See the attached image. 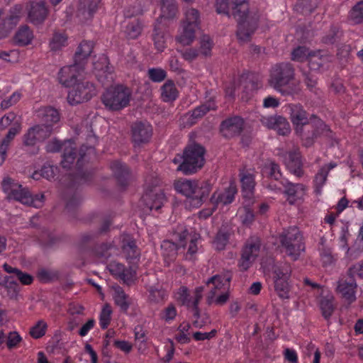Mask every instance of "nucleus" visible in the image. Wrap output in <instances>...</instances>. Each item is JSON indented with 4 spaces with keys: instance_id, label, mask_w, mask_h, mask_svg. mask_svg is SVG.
<instances>
[{
    "instance_id": "nucleus-15",
    "label": "nucleus",
    "mask_w": 363,
    "mask_h": 363,
    "mask_svg": "<svg viewBox=\"0 0 363 363\" xmlns=\"http://www.w3.org/2000/svg\"><path fill=\"white\" fill-rule=\"evenodd\" d=\"M79 67V65L74 61L72 65L63 67L58 73L60 83L65 87L75 85L77 82L78 77L85 69Z\"/></svg>"
},
{
    "instance_id": "nucleus-24",
    "label": "nucleus",
    "mask_w": 363,
    "mask_h": 363,
    "mask_svg": "<svg viewBox=\"0 0 363 363\" xmlns=\"http://www.w3.org/2000/svg\"><path fill=\"white\" fill-rule=\"evenodd\" d=\"M152 39L156 49L163 51L166 46V27L160 19H157L155 24Z\"/></svg>"
},
{
    "instance_id": "nucleus-46",
    "label": "nucleus",
    "mask_w": 363,
    "mask_h": 363,
    "mask_svg": "<svg viewBox=\"0 0 363 363\" xmlns=\"http://www.w3.org/2000/svg\"><path fill=\"white\" fill-rule=\"evenodd\" d=\"M325 59L320 55V50L311 52L308 59V66L311 70H318L323 67Z\"/></svg>"
},
{
    "instance_id": "nucleus-47",
    "label": "nucleus",
    "mask_w": 363,
    "mask_h": 363,
    "mask_svg": "<svg viewBox=\"0 0 363 363\" xmlns=\"http://www.w3.org/2000/svg\"><path fill=\"white\" fill-rule=\"evenodd\" d=\"M77 157V150L72 147L64 149L61 164L65 169H70Z\"/></svg>"
},
{
    "instance_id": "nucleus-50",
    "label": "nucleus",
    "mask_w": 363,
    "mask_h": 363,
    "mask_svg": "<svg viewBox=\"0 0 363 363\" xmlns=\"http://www.w3.org/2000/svg\"><path fill=\"white\" fill-rule=\"evenodd\" d=\"M213 45L211 37L208 35H203L200 39L199 54L205 57L211 56Z\"/></svg>"
},
{
    "instance_id": "nucleus-63",
    "label": "nucleus",
    "mask_w": 363,
    "mask_h": 363,
    "mask_svg": "<svg viewBox=\"0 0 363 363\" xmlns=\"http://www.w3.org/2000/svg\"><path fill=\"white\" fill-rule=\"evenodd\" d=\"M22 341V337L16 331L9 332L6 335V345L9 350L16 348Z\"/></svg>"
},
{
    "instance_id": "nucleus-31",
    "label": "nucleus",
    "mask_w": 363,
    "mask_h": 363,
    "mask_svg": "<svg viewBox=\"0 0 363 363\" xmlns=\"http://www.w3.org/2000/svg\"><path fill=\"white\" fill-rule=\"evenodd\" d=\"M8 200H15L21 202L23 204L31 205L34 203L35 199L32 197L30 191L23 188H18L13 190L11 196H6Z\"/></svg>"
},
{
    "instance_id": "nucleus-37",
    "label": "nucleus",
    "mask_w": 363,
    "mask_h": 363,
    "mask_svg": "<svg viewBox=\"0 0 363 363\" xmlns=\"http://www.w3.org/2000/svg\"><path fill=\"white\" fill-rule=\"evenodd\" d=\"M230 236V233L229 230L226 228H220L213 240L215 248L218 251L223 250L228 243Z\"/></svg>"
},
{
    "instance_id": "nucleus-45",
    "label": "nucleus",
    "mask_w": 363,
    "mask_h": 363,
    "mask_svg": "<svg viewBox=\"0 0 363 363\" xmlns=\"http://www.w3.org/2000/svg\"><path fill=\"white\" fill-rule=\"evenodd\" d=\"M263 170L267 177L271 179L279 181L281 178L282 174L279 166L274 162H270L269 164H266Z\"/></svg>"
},
{
    "instance_id": "nucleus-56",
    "label": "nucleus",
    "mask_w": 363,
    "mask_h": 363,
    "mask_svg": "<svg viewBox=\"0 0 363 363\" xmlns=\"http://www.w3.org/2000/svg\"><path fill=\"white\" fill-rule=\"evenodd\" d=\"M142 31V26L138 20H134L126 26L125 33L129 38H138Z\"/></svg>"
},
{
    "instance_id": "nucleus-53",
    "label": "nucleus",
    "mask_w": 363,
    "mask_h": 363,
    "mask_svg": "<svg viewBox=\"0 0 363 363\" xmlns=\"http://www.w3.org/2000/svg\"><path fill=\"white\" fill-rule=\"evenodd\" d=\"M333 301V298H323L320 301V307L322 315L326 320H328L334 312L335 306Z\"/></svg>"
},
{
    "instance_id": "nucleus-32",
    "label": "nucleus",
    "mask_w": 363,
    "mask_h": 363,
    "mask_svg": "<svg viewBox=\"0 0 363 363\" xmlns=\"http://www.w3.org/2000/svg\"><path fill=\"white\" fill-rule=\"evenodd\" d=\"M3 268L7 273L15 274V277L23 285H30L33 281V277L32 275L23 272L18 268L13 267L6 263L3 265Z\"/></svg>"
},
{
    "instance_id": "nucleus-26",
    "label": "nucleus",
    "mask_w": 363,
    "mask_h": 363,
    "mask_svg": "<svg viewBox=\"0 0 363 363\" xmlns=\"http://www.w3.org/2000/svg\"><path fill=\"white\" fill-rule=\"evenodd\" d=\"M33 38V31L28 25L21 26L13 37L16 44L19 46H26L30 44Z\"/></svg>"
},
{
    "instance_id": "nucleus-6",
    "label": "nucleus",
    "mask_w": 363,
    "mask_h": 363,
    "mask_svg": "<svg viewBox=\"0 0 363 363\" xmlns=\"http://www.w3.org/2000/svg\"><path fill=\"white\" fill-rule=\"evenodd\" d=\"M295 76V69L290 62L274 65L271 70L268 83L275 90L284 94L283 87L287 86Z\"/></svg>"
},
{
    "instance_id": "nucleus-3",
    "label": "nucleus",
    "mask_w": 363,
    "mask_h": 363,
    "mask_svg": "<svg viewBox=\"0 0 363 363\" xmlns=\"http://www.w3.org/2000/svg\"><path fill=\"white\" fill-rule=\"evenodd\" d=\"M205 154L206 149L201 144L193 143L188 145L180 157L182 162L179 164L177 170L185 175L197 172L205 164Z\"/></svg>"
},
{
    "instance_id": "nucleus-43",
    "label": "nucleus",
    "mask_w": 363,
    "mask_h": 363,
    "mask_svg": "<svg viewBox=\"0 0 363 363\" xmlns=\"http://www.w3.org/2000/svg\"><path fill=\"white\" fill-rule=\"evenodd\" d=\"M204 291L203 286H199L196 287L194 290V300L192 301V304L190 306L193 311L194 317L199 320V318L201 317V311L199 307V302L203 298V292Z\"/></svg>"
},
{
    "instance_id": "nucleus-38",
    "label": "nucleus",
    "mask_w": 363,
    "mask_h": 363,
    "mask_svg": "<svg viewBox=\"0 0 363 363\" xmlns=\"http://www.w3.org/2000/svg\"><path fill=\"white\" fill-rule=\"evenodd\" d=\"M274 283L279 280H289L291 277V267L285 263L282 265H274L272 269Z\"/></svg>"
},
{
    "instance_id": "nucleus-59",
    "label": "nucleus",
    "mask_w": 363,
    "mask_h": 363,
    "mask_svg": "<svg viewBox=\"0 0 363 363\" xmlns=\"http://www.w3.org/2000/svg\"><path fill=\"white\" fill-rule=\"evenodd\" d=\"M178 301L183 306H186L187 308H190V306L192 304V301L194 300V297L191 298L189 293V289L186 286H181L178 291Z\"/></svg>"
},
{
    "instance_id": "nucleus-13",
    "label": "nucleus",
    "mask_w": 363,
    "mask_h": 363,
    "mask_svg": "<svg viewBox=\"0 0 363 363\" xmlns=\"http://www.w3.org/2000/svg\"><path fill=\"white\" fill-rule=\"evenodd\" d=\"M357 284L353 276L349 275L340 278L337 281V292L339 293L348 304H351L356 300V289Z\"/></svg>"
},
{
    "instance_id": "nucleus-12",
    "label": "nucleus",
    "mask_w": 363,
    "mask_h": 363,
    "mask_svg": "<svg viewBox=\"0 0 363 363\" xmlns=\"http://www.w3.org/2000/svg\"><path fill=\"white\" fill-rule=\"evenodd\" d=\"M94 71L98 81L103 86H109L113 82L112 67L109 66L108 58L103 55L94 62Z\"/></svg>"
},
{
    "instance_id": "nucleus-58",
    "label": "nucleus",
    "mask_w": 363,
    "mask_h": 363,
    "mask_svg": "<svg viewBox=\"0 0 363 363\" xmlns=\"http://www.w3.org/2000/svg\"><path fill=\"white\" fill-rule=\"evenodd\" d=\"M161 10L162 14L157 19H160L161 22L163 19H172L176 16L178 11L177 3L162 6Z\"/></svg>"
},
{
    "instance_id": "nucleus-33",
    "label": "nucleus",
    "mask_w": 363,
    "mask_h": 363,
    "mask_svg": "<svg viewBox=\"0 0 363 363\" xmlns=\"http://www.w3.org/2000/svg\"><path fill=\"white\" fill-rule=\"evenodd\" d=\"M161 96L165 102L174 101L178 96V91L172 80H167L161 87Z\"/></svg>"
},
{
    "instance_id": "nucleus-62",
    "label": "nucleus",
    "mask_w": 363,
    "mask_h": 363,
    "mask_svg": "<svg viewBox=\"0 0 363 363\" xmlns=\"http://www.w3.org/2000/svg\"><path fill=\"white\" fill-rule=\"evenodd\" d=\"M2 189L6 196H11L13 190L21 188V185L15 182V181L9 177H4L1 182Z\"/></svg>"
},
{
    "instance_id": "nucleus-60",
    "label": "nucleus",
    "mask_w": 363,
    "mask_h": 363,
    "mask_svg": "<svg viewBox=\"0 0 363 363\" xmlns=\"http://www.w3.org/2000/svg\"><path fill=\"white\" fill-rule=\"evenodd\" d=\"M112 247V245L110 243L103 242L95 246L94 253L98 257L107 259L111 255L110 250Z\"/></svg>"
},
{
    "instance_id": "nucleus-2",
    "label": "nucleus",
    "mask_w": 363,
    "mask_h": 363,
    "mask_svg": "<svg viewBox=\"0 0 363 363\" xmlns=\"http://www.w3.org/2000/svg\"><path fill=\"white\" fill-rule=\"evenodd\" d=\"M231 14L238 22L236 35L239 40L248 42L258 27L259 13L257 9L250 10L247 0H232Z\"/></svg>"
},
{
    "instance_id": "nucleus-35",
    "label": "nucleus",
    "mask_w": 363,
    "mask_h": 363,
    "mask_svg": "<svg viewBox=\"0 0 363 363\" xmlns=\"http://www.w3.org/2000/svg\"><path fill=\"white\" fill-rule=\"evenodd\" d=\"M348 20L354 25L363 23V0L357 2L350 10Z\"/></svg>"
},
{
    "instance_id": "nucleus-27",
    "label": "nucleus",
    "mask_w": 363,
    "mask_h": 363,
    "mask_svg": "<svg viewBox=\"0 0 363 363\" xmlns=\"http://www.w3.org/2000/svg\"><path fill=\"white\" fill-rule=\"evenodd\" d=\"M217 106L213 101H209L195 108L189 116L188 123L190 125L196 123V120L201 118L211 110H216Z\"/></svg>"
},
{
    "instance_id": "nucleus-11",
    "label": "nucleus",
    "mask_w": 363,
    "mask_h": 363,
    "mask_svg": "<svg viewBox=\"0 0 363 363\" xmlns=\"http://www.w3.org/2000/svg\"><path fill=\"white\" fill-rule=\"evenodd\" d=\"M259 121L262 125L268 129L275 130L279 135L286 136L291 133V125L282 116H262Z\"/></svg>"
},
{
    "instance_id": "nucleus-61",
    "label": "nucleus",
    "mask_w": 363,
    "mask_h": 363,
    "mask_svg": "<svg viewBox=\"0 0 363 363\" xmlns=\"http://www.w3.org/2000/svg\"><path fill=\"white\" fill-rule=\"evenodd\" d=\"M147 76L153 82H161L167 77V72L162 68H150L147 70Z\"/></svg>"
},
{
    "instance_id": "nucleus-34",
    "label": "nucleus",
    "mask_w": 363,
    "mask_h": 363,
    "mask_svg": "<svg viewBox=\"0 0 363 363\" xmlns=\"http://www.w3.org/2000/svg\"><path fill=\"white\" fill-rule=\"evenodd\" d=\"M319 4V0H298L295 5V9L303 15H310L318 7Z\"/></svg>"
},
{
    "instance_id": "nucleus-7",
    "label": "nucleus",
    "mask_w": 363,
    "mask_h": 363,
    "mask_svg": "<svg viewBox=\"0 0 363 363\" xmlns=\"http://www.w3.org/2000/svg\"><path fill=\"white\" fill-rule=\"evenodd\" d=\"M96 95V89L94 84L89 82L77 83L67 95V101L72 105H77L90 100Z\"/></svg>"
},
{
    "instance_id": "nucleus-10",
    "label": "nucleus",
    "mask_w": 363,
    "mask_h": 363,
    "mask_svg": "<svg viewBox=\"0 0 363 363\" xmlns=\"http://www.w3.org/2000/svg\"><path fill=\"white\" fill-rule=\"evenodd\" d=\"M245 121L242 118L238 116H234L223 120L219 126V131L221 135L230 139L238 136L243 131Z\"/></svg>"
},
{
    "instance_id": "nucleus-14",
    "label": "nucleus",
    "mask_w": 363,
    "mask_h": 363,
    "mask_svg": "<svg viewBox=\"0 0 363 363\" xmlns=\"http://www.w3.org/2000/svg\"><path fill=\"white\" fill-rule=\"evenodd\" d=\"M166 201L165 196L161 190L150 189L143 195L141 198V204L143 210L159 211L163 206L164 201Z\"/></svg>"
},
{
    "instance_id": "nucleus-29",
    "label": "nucleus",
    "mask_w": 363,
    "mask_h": 363,
    "mask_svg": "<svg viewBox=\"0 0 363 363\" xmlns=\"http://www.w3.org/2000/svg\"><path fill=\"white\" fill-rule=\"evenodd\" d=\"M23 11V6L21 4H16L9 9L6 15L3 18L11 27L15 28L22 18Z\"/></svg>"
},
{
    "instance_id": "nucleus-42",
    "label": "nucleus",
    "mask_w": 363,
    "mask_h": 363,
    "mask_svg": "<svg viewBox=\"0 0 363 363\" xmlns=\"http://www.w3.org/2000/svg\"><path fill=\"white\" fill-rule=\"evenodd\" d=\"M0 286L4 287L10 299L16 300L19 293V285L16 281H10L9 278L0 282Z\"/></svg>"
},
{
    "instance_id": "nucleus-41",
    "label": "nucleus",
    "mask_w": 363,
    "mask_h": 363,
    "mask_svg": "<svg viewBox=\"0 0 363 363\" xmlns=\"http://www.w3.org/2000/svg\"><path fill=\"white\" fill-rule=\"evenodd\" d=\"M113 298L115 303L120 308L121 311L126 313L131 303L128 300V296L125 294L123 290L119 289L116 291Z\"/></svg>"
},
{
    "instance_id": "nucleus-25",
    "label": "nucleus",
    "mask_w": 363,
    "mask_h": 363,
    "mask_svg": "<svg viewBox=\"0 0 363 363\" xmlns=\"http://www.w3.org/2000/svg\"><path fill=\"white\" fill-rule=\"evenodd\" d=\"M101 0H79L78 15L83 16L86 19L92 18Z\"/></svg>"
},
{
    "instance_id": "nucleus-23",
    "label": "nucleus",
    "mask_w": 363,
    "mask_h": 363,
    "mask_svg": "<svg viewBox=\"0 0 363 363\" xmlns=\"http://www.w3.org/2000/svg\"><path fill=\"white\" fill-rule=\"evenodd\" d=\"M37 116L44 124H52V126L60 119L59 111L52 106H44L39 108Z\"/></svg>"
},
{
    "instance_id": "nucleus-8",
    "label": "nucleus",
    "mask_w": 363,
    "mask_h": 363,
    "mask_svg": "<svg viewBox=\"0 0 363 363\" xmlns=\"http://www.w3.org/2000/svg\"><path fill=\"white\" fill-rule=\"evenodd\" d=\"M26 9L27 21L35 26L42 25L49 14L48 6L44 0L30 1Z\"/></svg>"
},
{
    "instance_id": "nucleus-39",
    "label": "nucleus",
    "mask_w": 363,
    "mask_h": 363,
    "mask_svg": "<svg viewBox=\"0 0 363 363\" xmlns=\"http://www.w3.org/2000/svg\"><path fill=\"white\" fill-rule=\"evenodd\" d=\"M240 176L243 196L250 198L255 188L254 177L251 174H240Z\"/></svg>"
},
{
    "instance_id": "nucleus-22",
    "label": "nucleus",
    "mask_w": 363,
    "mask_h": 363,
    "mask_svg": "<svg viewBox=\"0 0 363 363\" xmlns=\"http://www.w3.org/2000/svg\"><path fill=\"white\" fill-rule=\"evenodd\" d=\"M122 251L126 259L133 260L139 257L140 252L135 240L128 234H123L122 237Z\"/></svg>"
},
{
    "instance_id": "nucleus-55",
    "label": "nucleus",
    "mask_w": 363,
    "mask_h": 363,
    "mask_svg": "<svg viewBox=\"0 0 363 363\" xmlns=\"http://www.w3.org/2000/svg\"><path fill=\"white\" fill-rule=\"evenodd\" d=\"M112 310L108 303H106L101 311L99 322L102 329H106L110 324Z\"/></svg>"
},
{
    "instance_id": "nucleus-30",
    "label": "nucleus",
    "mask_w": 363,
    "mask_h": 363,
    "mask_svg": "<svg viewBox=\"0 0 363 363\" xmlns=\"http://www.w3.org/2000/svg\"><path fill=\"white\" fill-rule=\"evenodd\" d=\"M198 28L196 24L184 23L183 32L176 38L177 41L182 45H190L195 38V32Z\"/></svg>"
},
{
    "instance_id": "nucleus-21",
    "label": "nucleus",
    "mask_w": 363,
    "mask_h": 363,
    "mask_svg": "<svg viewBox=\"0 0 363 363\" xmlns=\"http://www.w3.org/2000/svg\"><path fill=\"white\" fill-rule=\"evenodd\" d=\"M284 190L283 193L288 196L289 204L293 205L298 199H301L305 194V186L302 184H293L287 182L283 184Z\"/></svg>"
},
{
    "instance_id": "nucleus-54",
    "label": "nucleus",
    "mask_w": 363,
    "mask_h": 363,
    "mask_svg": "<svg viewBox=\"0 0 363 363\" xmlns=\"http://www.w3.org/2000/svg\"><path fill=\"white\" fill-rule=\"evenodd\" d=\"M311 52L305 46H298L291 52V60L301 62H304L308 60Z\"/></svg>"
},
{
    "instance_id": "nucleus-19",
    "label": "nucleus",
    "mask_w": 363,
    "mask_h": 363,
    "mask_svg": "<svg viewBox=\"0 0 363 363\" xmlns=\"http://www.w3.org/2000/svg\"><path fill=\"white\" fill-rule=\"evenodd\" d=\"M259 245L255 243L247 245L242 251L238 266L241 271H247L251 266L252 261L257 256Z\"/></svg>"
},
{
    "instance_id": "nucleus-4",
    "label": "nucleus",
    "mask_w": 363,
    "mask_h": 363,
    "mask_svg": "<svg viewBox=\"0 0 363 363\" xmlns=\"http://www.w3.org/2000/svg\"><path fill=\"white\" fill-rule=\"evenodd\" d=\"M279 240L286 254L294 261L297 260L301 253L305 251L303 235L296 226L284 229L279 235Z\"/></svg>"
},
{
    "instance_id": "nucleus-28",
    "label": "nucleus",
    "mask_w": 363,
    "mask_h": 363,
    "mask_svg": "<svg viewBox=\"0 0 363 363\" xmlns=\"http://www.w3.org/2000/svg\"><path fill=\"white\" fill-rule=\"evenodd\" d=\"M337 166L335 162H330L328 164L323 165L315 174L314 179L315 192L320 194L321 189L327 180L328 173L330 169Z\"/></svg>"
},
{
    "instance_id": "nucleus-16",
    "label": "nucleus",
    "mask_w": 363,
    "mask_h": 363,
    "mask_svg": "<svg viewBox=\"0 0 363 363\" xmlns=\"http://www.w3.org/2000/svg\"><path fill=\"white\" fill-rule=\"evenodd\" d=\"M211 191V184L208 181H196L193 193L190 195V203L194 207H199L206 201Z\"/></svg>"
},
{
    "instance_id": "nucleus-5",
    "label": "nucleus",
    "mask_w": 363,
    "mask_h": 363,
    "mask_svg": "<svg viewBox=\"0 0 363 363\" xmlns=\"http://www.w3.org/2000/svg\"><path fill=\"white\" fill-rule=\"evenodd\" d=\"M131 97L130 89L121 84L106 89L101 96L105 107L110 111H120L128 106Z\"/></svg>"
},
{
    "instance_id": "nucleus-49",
    "label": "nucleus",
    "mask_w": 363,
    "mask_h": 363,
    "mask_svg": "<svg viewBox=\"0 0 363 363\" xmlns=\"http://www.w3.org/2000/svg\"><path fill=\"white\" fill-rule=\"evenodd\" d=\"M48 324L44 320H39L30 328L29 335L34 339L43 337L47 331Z\"/></svg>"
},
{
    "instance_id": "nucleus-17",
    "label": "nucleus",
    "mask_w": 363,
    "mask_h": 363,
    "mask_svg": "<svg viewBox=\"0 0 363 363\" xmlns=\"http://www.w3.org/2000/svg\"><path fill=\"white\" fill-rule=\"evenodd\" d=\"M110 167L118 185L123 188H126L133 178L130 168L125 164L119 161L111 162Z\"/></svg>"
},
{
    "instance_id": "nucleus-57",
    "label": "nucleus",
    "mask_w": 363,
    "mask_h": 363,
    "mask_svg": "<svg viewBox=\"0 0 363 363\" xmlns=\"http://www.w3.org/2000/svg\"><path fill=\"white\" fill-rule=\"evenodd\" d=\"M67 40V38L65 35L55 33L50 42V49L55 51L60 50L65 45Z\"/></svg>"
},
{
    "instance_id": "nucleus-9",
    "label": "nucleus",
    "mask_w": 363,
    "mask_h": 363,
    "mask_svg": "<svg viewBox=\"0 0 363 363\" xmlns=\"http://www.w3.org/2000/svg\"><path fill=\"white\" fill-rule=\"evenodd\" d=\"M131 140L135 147L147 144L152 135V128L148 123L135 121L130 127Z\"/></svg>"
},
{
    "instance_id": "nucleus-20",
    "label": "nucleus",
    "mask_w": 363,
    "mask_h": 363,
    "mask_svg": "<svg viewBox=\"0 0 363 363\" xmlns=\"http://www.w3.org/2000/svg\"><path fill=\"white\" fill-rule=\"evenodd\" d=\"M93 48L94 45L91 41L84 40L79 44L74 55V61L79 65V67L85 68Z\"/></svg>"
},
{
    "instance_id": "nucleus-52",
    "label": "nucleus",
    "mask_w": 363,
    "mask_h": 363,
    "mask_svg": "<svg viewBox=\"0 0 363 363\" xmlns=\"http://www.w3.org/2000/svg\"><path fill=\"white\" fill-rule=\"evenodd\" d=\"M340 28L332 25L328 33L322 38V42L327 45H333L340 39Z\"/></svg>"
},
{
    "instance_id": "nucleus-1",
    "label": "nucleus",
    "mask_w": 363,
    "mask_h": 363,
    "mask_svg": "<svg viewBox=\"0 0 363 363\" xmlns=\"http://www.w3.org/2000/svg\"><path fill=\"white\" fill-rule=\"evenodd\" d=\"M287 108L294 132L303 146H313L320 137H324L331 147L338 144L336 133L317 115L310 114L301 104H290Z\"/></svg>"
},
{
    "instance_id": "nucleus-64",
    "label": "nucleus",
    "mask_w": 363,
    "mask_h": 363,
    "mask_svg": "<svg viewBox=\"0 0 363 363\" xmlns=\"http://www.w3.org/2000/svg\"><path fill=\"white\" fill-rule=\"evenodd\" d=\"M40 142L36 131L33 126L30 128L23 136V143L26 146H34L36 143Z\"/></svg>"
},
{
    "instance_id": "nucleus-51",
    "label": "nucleus",
    "mask_w": 363,
    "mask_h": 363,
    "mask_svg": "<svg viewBox=\"0 0 363 363\" xmlns=\"http://www.w3.org/2000/svg\"><path fill=\"white\" fill-rule=\"evenodd\" d=\"M81 200L80 196L77 193H74L67 200L65 208L71 216H76V213L80 205Z\"/></svg>"
},
{
    "instance_id": "nucleus-48",
    "label": "nucleus",
    "mask_w": 363,
    "mask_h": 363,
    "mask_svg": "<svg viewBox=\"0 0 363 363\" xmlns=\"http://www.w3.org/2000/svg\"><path fill=\"white\" fill-rule=\"evenodd\" d=\"M36 131L38 140L43 142L50 138L53 133V126L52 124H38L33 126Z\"/></svg>"
},
{
    "instance_id": "nucleus-18",
    "label": "nucleus",
    "mask_w": 363,
    "mask_h": 363,
    "mask_svg": "<svg viewBox=\"0 0 363 363\" xmlns=\"http://www.w3.org/2000/svg\"><path fill=\"white\" fill-rule=\"evenodd\" d=\"M284 160L286 167L292 174L298 177L303 174L301 152L298 149L287 152Z\"/></svg>"
},
{
    "instance_id": "nucleus-40",
    "label": "nucleus",
    "mask_w": 363,
    "mask_h": 363,
    "mask_svg": "<svg viewBox=\"0 0 363 363\" xmlns=\"http://www.w3.org/2000/svg\"><path fill=\"white\" fill-rule=\"evenodd\" d=\"M237 191L235 184L230 182L229 186L225 189L224 192L218 195L216 200L217 203H222L224 205L232 203Z\"/></svg>"
},
{
    "instance_id": "nucleus-36",
    "label": "nucleus",
    "mask_w": 363,
    "mask_h": 363,
    "mask_svg": "<svg viewBox=\"0 0 363 363\" xmlns=\"http://www.w3.org/2000/svg\"><path fill=\"white\" fill-rule=\"evenodd\" d=\"M196 181L195 180H178L174 182V186L175 190L178 193L183 194L189 199L190 195L193 193L194 188L196 186Z\"/></svg>"
},
{
    "instance_id": "nucleus-44",
    "label": "nucleus",
    "mask_w": 363,
    "mask_h": 363,
    "mask_svg": "<svg viewBox=\"0 0 363 363\" xmlns=\"http://www.w3.org/2000/svg\"><path fill=\"white\" fill-rule=\"evenodd\" d=\"M274 284V290L279 297L281 299H289L290 298V291L291 286L288 282V280H279Z\"/></svg>"
}]
</instances>
